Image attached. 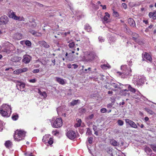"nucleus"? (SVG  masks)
<instances>
[{"label":"nucleus","instance_id":"nucleus-1","mask_svg":"<svg viewBox=\"0 0 156 156\" xmlns=\"http://www.w3.org/2000/svg\"><path fill=\"white\" fill-rule=\"evenodd\" d=\"M11 112V107L8 105L3 104L0 107V114L3 117H9Z\"/></svg>","mask_w":156,"mask_h":156},{"label":"nucleus","instance_id":"nucleus-2","mask_svg":"<svg viewBox=\"0 0 156 156\" xmlns=\"http://www.w3.org/2000/svg\"><path fill=\"white\" fill-rule=\"evenodd\" d=\"M121 69L123 70L122 73L119 72H117V73L119 75L122 76H124L123 77L124 78L128 77L131 75V70L130 67H127L126 65H124L121 66ZM122 77H123L122 76Z\"/></svg>","mask_w":156,"mask_h":156},{"label":"nucleus","instance_id":"nucleus-3","mask_svg":"<svg viewBox=\"0 0 156 156\" xmlns=\"http://www.w3.org/2000/svg\"><path fill=\"white\" fill-rule=\"evenodd\" d=\"M26 132L23 130H17L15 132L14 136V140L19 141L24 139L25 136Z\"/></svg>","mask_w":156,"mask_h":156},{"label":"nucleus","instance_id":"nucleus-4","mask_svg":"<svg viewBox=\"0 0 156 156\" xmlns=\"http://www.w3.org/2000/svg\"><path fill=\"white\" fill-rule=\"evenodd\" d=\"M51 125L53 127L58 128L62 125V122L61 118H57L54 122L53 123H51Z\"/></svg>","mask_w":156,"mask_h":156},{"label":"nucleus","instance_id":"nucleus-5","mask_svg":"<svg viewBox=\"0 0 156 156\" xmlns=\"http://www.w3.org/2000/svg\"><path fill=\"white\" fill-rule=\"evenodd\" d=\"M146 81L145 78L144 76H139L138 78L134 81L135 84L140 86L143 84Z\"/></svg>","mask_w":156,"mask_h":156},{"label":"nucleus","instance_id":"nucleus-6","mask_svg":"<svg viewBox=\"0 0 156 156\" xmlns=\"http://www.w3.org/2000/svg\"><path fill=\"white\" fill-rule=\"evenodd\" d=\"M111 85L115 88L116 89V90L118 89H121L124 88L125 87L124 85H123L119 83H111Z\"/></svg>","mask_w":156,"mask_h":156},{"label":"nucleus","instance_id":"nucleus-7","mask_svg":"<svg viewBox=\"0 0 156 156\" xmlns=\"http://www.w3.org/2000/svg\"><path fill=\"white\" fill-rule=\"evenodd\" d=\"M110 15L108 12H105V15L102 19V20L104 23H108L110 22Z\"/></svg>","mask_w":156,"mask_h":156},{"label":"nucleus","instance_id":"nucleus-8","mask_svg":"<svg viewBox=\"0 0 156 156\" xmlns=\"http://www.w3.org/2000/svg\"><path fill=\"white\" fill-rule=\"evenodd\" d=\"M87 57L88 58L87 61H90L96 59L98 58L97 56L94 52L90 53Z\"/></svg>","mask_w":156,"mask_h":156},{"label":"nucleus","instance_id":"nucleus-9","mask_svg":"<svg viewBox=\"0 0 156 156\" xmlns=\"http://www.w3.org/2000/svg\"><path fill=\"white\" fill-rule=\"evenodd\" d=\"M17 89L20 91H23L25 87V84L22 83L18 81L16 85Z\"/></svg>","mask_w":156,"mask_h":156},{"label":"nucleus","instance_id":"nucleus-10","mask_svg":"<svg viewBox=\"0 0 156 156\" xmlns=\"http://www.w3.org/2000/svg\"><path fill=\"white\" fill-rule=\"evenodd\" d=\"M66 135L67 137L71 140L74 139L76 136L75 132L72 130L68 131Z\"/></svg>","mask_w":156,"mask_h":156},{"label":"nucleus","instance_id":"nucleus-11","mask_svg":"<svg viewBox=\"0 0 156 156\" xmlns=\"http://www.w3.org/2000/svg\"><path fill=\"white\" fill-rule=\"evenodd\" d=\"M126 122L128 123L132 127L137 128V127L136 125L132 121L128 119H125Z\"/></svg>","mask_w":156,"mask_h":156},{"label":"nucleus","instance_id":"nucleus-12","mask_svg":"<svg viewBox=\"0 0 156 156\" xmlns=\"http://www.w3.org/2000/svg\"><path fill=\"white\" fill-rule=\"evenodd\" d=\"M31 60V57L28 55H24L23 56V58L22 62L25 64L29 63Z\"/></svg>","mask_w":156,"mask_h":156},{"label":"nucleus","instance_id":"nucleus-13","mask_svg":"<svg viewBox=\"0 0 156 156\" xmlns=\"http://www.w3.org/2000/svg\"><path fill=\"white\" fill-rule=\"evenodd\" d=\"M8 18L6 16H1L0 18V22L2 24H6L8 22Z\"/></svg>","mask_w":156,"mask_h":156},{"label":"nucleus","instance_id":"nucleus-14","mask_svg":"<svg viewBox=\"0 0 156 156\" xmlns=\"http://www.w3.org/2000/svg\"><path fill=\"white\" fill-rule=\"evenodd\" d=\"M38 44L41 46H43L44 48H48L50 47V45L44 41H39Z\"/></svg>","mask_w":156,"mask_h":156},{"label":"nucleus","instance_id":"nucleus-15","mask_svg":"<svg viewBox=\"0 0 156 156\" xmlns=\"http://www.w3.org/2000/svg\"><path fill=\"white\" fill-rule=\"evenodd\" d=\"M129 24L133 27H136V23L134 20L131 18H129L128 20Z\"/></svg>","mask_w":156,"mask_h":156},{"label":"nucleus","instance_id":"nucleus-16","mask_svg":"<svg viewBox=\"0 0 156 156\" xmlns=\"http://www.w3.org/2000/svg\"><path fill=\"white\" fill-rule=\"evenodd\" d=\"M144 57L145 58L149 61L150 62H151L152 61V58L151 57L150 55L147 53L145 52L144 53Z\"/></svg>","mask_w":156,"mask_h":156},{"label":"nucleus","instance_id":"nucleus-17","mask_svg":"<svg viewBox=\"0 0 156 156\" xmlns=\"http://www.w3.org/2000/svg\"><path fill=\"white\" fill-rule=\"evenodd\" d=\"M9 16L10 18L15 20L16 15L15 14V12H13L12 10H11L9 12Z\"/></svg>","mask_w":156,"mask_h":156},{"label":"nucleus","instance_id":"nucleus-18","mask_svg":"<svg viewBox=\"0 0 156 156\" xmlns=\"http://www.w3.org/2000/svg\"><path fill=\"white\" fill-rule=\"evenodd\" d=\"M55 78L56 81L59 84L63 85L65 83V82L63 79L58 77H56Z\"/></svg>","mask_w":156,"mask_h":156},{"label":"nucleus","instance_id":"nucleus-19","mask_svg":"<svg viewBox=\"0 0 156 156\" xmlns=\"http://www.w3.org/2000/svg\"><path fill=\"white\" fill-rule=\"evenodd\" d=\"M13 38L17 40H20L22 38V35L19 33H16L13 36Z\"/></svg>","mask_w":156,"mask_h":156},{"label":"nucleus","instance_id":"nucleus-20","mask_svg":"<svg viewBox=\"0 0 156 156\" xmlns=\"http://www.w3.org/2000/svg\"><path fill=\"white\" fill-rule=\"evenodd\" d=\"M12 145V143L10 140H7L5 141V145L7 148L11 147Z\"/></svg>","mask_w":156,"mask_h":156},{"label":"nucleus","instance_id":"nucleus-21","mask_svg":"<svg viewBox=\"0 0 156 156\" xmlns=\"http://www.w3.org/2000/svg\"><path fill=\"white\" fill-rule=\"evenodd\" d=\"M121 93L122 95L124 96H128L129 95V94L128 92V90L126 89H124L121 91Z\"/></svg>","mask_w":156,"mask_h":156},{"label":"nucleus","instance_id":"nucleus-22","mask_svg":"<svg viewBox=\"0 0 156 156\" xmlns=\"http://www.w3.org/2000/svg\"><path fill=\"white\" fill-rule=\"evenodd\" d=\"M139 37V35L135 33H134L133 34V39L136 42L139 43V40L138 38Z\"/></svg>","mask_w":156,"mask_h":156},{"label":"nucleus","instance_id":"nucleus-23","mask_svg":"<svg viewBox=\"0 0 156 156\" xmlns=\"http://www.w3.org/2000/svg\"><path fill=\"white\" fill-rule=\"evenodd\" d=\"M110 142L111 144L113 146H116L119 145V143L114 139H111Z\"/></svg>","mask_w":156,"mask_h":156},{"label":"nucleus","instance_id":"nucleus-24","mask_svg":"<svg viewBox=\"0 0 156 156\" xmlns=\"http://www.w3.org/2000/svg\"><path fill=\"white\" fill-rule=\"evenodd\" d=\"M125 87H126V86H128V91L129 90L130 91L133 92L134 93L136 92L135 89L131 87V86L129 85H125Z\"/></svg>","mask_w":156,"mask_h":156},{"label":"nucleus","instance_id":"nucleus-25","mask_svg":"<svg viewBox=\"0 0 156 156\" xmlns=\"http://www.w3.org/2000/svg\"><path fill=\"white\" fill-rule=\"evenodd\" d=\"M80 103V101L79 100H73L70 102V105L71 106H74L77 105L78 103Z\"/></svg>","mask_w":156,"mask_h":156},{"label":"nucleus","instance_id":"nucleus-26","mask_svg":"<svg viewBox=\"0 0 156 156\" xmlns=\"http://www.w3.org/2000/svg\"><path fill=\"white\" fill-rule=\"evenodd\" d=\"M149 16L150 18L153 19H156V12H150L149 14Z\"/></svg>","mask_w":156,"mask_h":156},{"label":"nucleus","instance_id":"nucleus-27","mask_svg":"<svg viewBox=\"0 0 156 156\" xmlns=\"http://www.w3.org/2000/svg\"><path fill=\"white\" fill-rule=\"evenodd\" d=\"M84 28L88 32H90L91 30V28L90 26L87 24L85 25Z\"/></svg>","mask_w":156,"mask_h":156},{"label":"nucleus","instance_id":"nucleus-28","mask_svg":"<svg viewBox=\"0 0 156 156\" xmlns=\"http://www.w3.org/2000/svg\"><path fill=\"white\" fill-rule=\"evenodd\" d=\"M14 20L18 21H25V19L23 16H16Z\"/></svg>","mask_w":156,"mask_h":156},{"label":"nucleus","instance_id":"nucleus-29","mask_svg":"<svg viewBox=\"0 0 156 156\" xmlns=\"http://www.w3.org/2000/svg\"><path fill=\"white\" fill-rule=\"evenodd\" d=\"M101 67L103 69H107L108 68H111L110 66L108 64L101 65Z\"/></svg>","mask_w":156,"mask_h":156},{"label":"nucleus","instance_id":"nucleus-30","mask_svg":"<svg viewBox=\"0 0 156 156\" xmlns=\"http://www.w3.org/2000/svg\"><path fill=\"white\" fill-rule=\"evenodd\" d=\"M49 135H46L43 136L42 139V141L43 142L46 143L47 140L49 138Z\"/></svg>","mask_w":156,"mask_h":156},{"label":"nucleus","instance_id":"nucleus-31","mask_svg":"<svg viewBox=\"0 0 156 156\" xmlns=\"http://www.w3.org/2000/svg\"><path fill=\"white\" fill-rule=\"evenodd\" d=\"M18 114H14L12 116V118L13 120L16 121L18 119Z\"/></svg>","mask_w":156,"mask_h":156},{"label":"nucleus","instance_id":"nucleus-32","mask_svg":"<svg viewBox=\"0 0 156 156\" xmlns=\"http://www.w3.org/2000/svg\"><path fill=\"white\" fill-rule=\"evenodd\" d=\"M38 93L40 95H41V96H43L44 98H45L47 96V94L45 92H41L40 90H39Z\"/></svg>","mask_w":156,"mask_h":156},{"label":"nucleus","instance_id":"nucleus-33","mask_svg":"<svg viewBox=\"0 0 156 156\" xmlns=\"http://www.w3.org/2000/svg\"><path fill=\"white\" fill-rule=\"evenodd\" d=\"M29 32L31 33L33 35L35 36H38V33L35 31V30H31L29 31Z\"/></svg>","mask_w":156,"mask_h":156},{"label":"nucleus","instance_id":"nucleus-34","mask_svg":"<svg viewBox=\"0 0 156 156\" xmlns=\"http://www.w3.org/2000/svg\"><path fill=\"white\" fill-rule=\"evenodd\" d=\"M25 44L29 47H31V42L28 40H27L25 41Z\"/></svg>","mask_w":156,"mask_h":156},{"label":"nucleus","instance_id":"nucleus-35","mask_svg":"<svg viewBox=\"0 0 156 156\" xmlns=\"http://www.w3.org/2000/svg\"><path fill=\"white\" fill-rule=\"evenodd\" d=\"M14 73L15 74H18L22 73L21 69H19L14 71Z\"/></svg>","mask_w":156,"mask_h":156},{"label":"nucleus","instance_id":"nucleus-36","mask_svg":"<svg viewBox=\"0 0 156 156\" xmlns=\"http://www.w3.org/2000/svg\"><path fill=\"white\" fill-rule=\"evenodd\" d=\"M145 151L147 153H151L152 152L151 150L149 147H146L145 149Z\"/></svg>","mask_w":156,"mask_h":156},{"label":"nucleus","instance_id":"nucleus-37","mask_svg":"<svg viewBox=\"0 0 156 156\" xmlns=\"http://www.w3.org/2000/svg\"><path fill=\"white\" fill-rule=\"evenodd\" d=\"M37 26V24L34 22H33L31 23V24L30 25V27L32 28H34Z\"/></svg>","mask_w":156,"mask_h":156},{"label":"nucleus","instance_id":"nucleus-38","mask_svg":"<svg viewBox=\"0 0 156 156\" xmlns=\"http://www.w3.org/2000/svg\"><path fill=\"white\" fill-rule=\"evenodd\" d=\"M151 147L154 151L156 152V144H151Z\"/></svg>","mask_w":156,"mask_h":156},{"label":"nucleus","instance_id":"nucleus-39","mask_svg":"<svg viewBox=\"0 0 156 156\" xmlns=\"http://www.w3.org/2000/svg\"><path fill=\"white\" fill-rule=\"evenodd\" d=\"M113 15L114 16L116 17H118L119 16V13L115 11L114 10H113Z\"/></svg>","mask_w":156,"mask_h":156},{"label":"nucleus","instance_id":"nucleus-40","mask_svg":"<svg viewBox=\"0 0 156 156\" xmlns=\"http://www.w3.org/2000/svg\"><path fill=\"white\" fill-rule=\"evenodd\" d=\"M47 141L50 145H51L53 143V139L51 138L49 139V140H48V139Z\"/></svg>","mask_w":156,"mask_h":156},{"label":"nucleus","instance_id":"nucleus-41","mask_svg":"<svg viewBox=\"0 0 156 156\" xmlns=\"http://www.w3.org/2000/svg\"><path fill=\"white\" fill-rule=\"evenodd\" d=\"M137 95L138 96H133V98H135L137 99H138V98H140L139 97L140 96L141 94L138 91H137Z\"/></svg>","mask_w":156,"mask_h":156},{"label":"nucleus","instance_id":"nucleus-42","mask_svg":"<svg viewBox=\"0 0 156 156\" xmlns=\"http://www.w3.org/2000/svg\"><path fill=\"white\" fill-rule=\"evenodd\" d=\"M91 134V132L89 128H87V131L86 134L87 135H90Z\"/></svg>","mask_w":156,"mask_h":156},{"label":"nucleus","instance_id":"nucleus-43","mask_svg":"<svg viewBox=\"0 0 156 156\" xmlns=\"http://www.w3.org/2000/svg\"><path fill=\"white\" fill-rule=\"evenodd\" d=\"M118 123L119 125L122 126L123 125L124 122L122 120H119L118 121Z\"/></svg>","mask_w":156,"mask_h":156},{"label":"nucleus","instance_id":"nucleus-44","mask_svg":"<svg viewBox=\"0 0 156 156\" xmlns=\"http://www.w3.org/2000/svg\"><path fill=\"white\" fill-rule=\"evenodd\" d=\"M75 45L74 43L73 42H72L70 43L69 44V46L70 48H73Z\"/></svg>","mask_w":156,"mask_h":156},{"label":"nucleus","instance_id":"nucleus-45","mask_svg":"<svg viewBox=\"0 0 156 156\" xmlns=\"http://www.w3.org/2000/svg\"><path fill=\"white\" fill-rule=\"evenodd\" d=\"M98 39L100 42L102 43L104 41V39L103 37H99Z\"/></svg>","mask_w":156,"mask_h":156},{"label":"nucleus","instance_id":"nucleus-46","mask_svg":"<svg viewBox=\"0 0 156 156\" xmlns=\"http://www.w3.org/2000/svg\"><path fill=\"white\" fill-rule=\"evenodd\" d=\"M93 138L92 137H90L88 138V141L90 144H91L93 140Z\"/></svg>","mask_w":156,"mask_h":156},{"label":"nucleus","instance_id":"nucleus-47","mask_svg":"<svg viewBox=\"0 0 156 156\" xmlns=\"http://www.w3.org/2000/svg\"><path fill=\"white\" fill-rule=\"evenodd\" d=\"M62 108L61 107H59L57 108V111L58 115L60 114V112L62 111Z\"/></svg>","mask_w":156,"mask_h":156},{"label":"nucleus","instance_id":"nucleus-48","mask_svg":"<svg viewBox=\"0 0 156 156\" xmlns=\"http://www.w3.org/2000/svg\"><path fill=\"white\" fill-rule=\"evenodd\" d=\"M25 154L26 156H34L32 155L31 153H25Z\"/></svg>","mask_w":156,"mask_h":156},{"label":"nucleus","instance_id":"nucleus-49","mask_svg":"<svg viewBox=\"0 0 156 156\" xmlns=\"http://www.w3.org/2000/svg\"><path fill=\"white\" fill-rule=\"evenodd\" d=\"M21 70L22 73L25 72L28 70V69L27 68H24L21 69Z\"/></svg>","mask_w":156,"mask_h":156},{"label":"nucleus","instance_id":"nucleus-50","mask_svg":"<svg viewBox=\"0 0 156 156\" xmlns=\"http://www.w3.org/2000/svg\"><path fill=\"white\" fill-rule=\"evenodd\" d=\"M107 111L106 108H103L101 109V112L102 113H104L106 112Z\"/></svg>","mask_w":156,"mask_h":156},{"label":"nucleus","instance_id":"nucleus-51","mask_svg":"<svg viewBox=\"0 0 156 156\" xmlns=\"http://www.w3.org/2000/svg\"><path fill=\"white\" fill-rule=\"evenodd\" d=\"M39 72V70L38 69H34L33 71V72L34 73H38Z\"/></svg>","mask_w":156,"mask_h":156},{"label":"nucleus","instance_id":"nucleus-52","mask_svg":"<svg viewBox=\"0 0 156 156\" xmlns=\"http://www.w3.org/2000/svg\"><path fill=\"white\" fill-rule=\"evenodd\" d=\"M29 82L30 83H34L36 82V80L35 79H34L31 80H29Z\"/></svg>","mask_w":156,"mask_h":156},{"label":"nucleus","instance_id":"nucleus-53","mask_svg":"<svg viewBox=\"0 0 156 156\" xmlns=\"http://www.w3.org/2000/svg\"><path fill=\"white\" fill-rule=\"evenodd\" d=\"M111 101L113 103H114L115 101V98L114 97H112L110 98Z\"/></svg>","mask_w":156,"mask_h":156},{"label":"nucleus","instance_id":"nucleus-54","mask_svg":"<svg viewBox=\"0 0 156 156\" xmlns=\"http://www.w3.org/2000/svg\"><path fill=\"white\" fill-rule=\"evenodd\" d=\"M70 34V31H68L67 32H66L65 33H63V35H64V36H66L67 34Z\"/></svg>","mask_w":156,"mask_h":156},{"label":"nucleus","instance_id":"nucleus-55","mask_svg":"<svg viewBox=\"0 0 156 156\" xmlns=\"http://www.w3.org/2000/svg\"><path fill=\"white\" fill-rule=\"evenodd\" d=\"M122 7L124 9H126L127 7V5L126 4V3H123L122 4Z\"/></svg>","mask_w":156,"mask_h":156},{"label":"nucleus","instance_id":"nucleus-56","mask_svg":"<svg viewBox=\"0 0 156 156\" xmlns=\"http://www.w3.org/2000/svg\"><path fill=\"white\" fill-rule=\"evenodd\" d=\"M80 111L83 113H85L86 112V109L85 108H81Z\"/></svg>","mask_w":156,"mask_h":156},{"label":"nucleus","instance_id":"nucleus-57","mask_svg":"<svg viewBox=\"0 0 156 156\" xmlns=\"http://www.w3.org/2000/svg\"><path fill=\"white\" fill-rule=\"evenodd\" d=\"M145 109L147 110V111L148 112L150 113L151 114H152L153 112L149 109H147V108H145Z\"/></svg>","mask_w":156,"mask_h":156},{"label":"nucleus","instance_id":"nucleus-58","mask_svg":"<svg viewBox=\"0 0 156 156\" xmlns=\"http://www.w3.org/2000/svg\"><path fill=\"white\" fill-rule=\"evenodd\" d=\"M76 120L77 122V123H78L81 124V120L80 119L78 118V119H76Z\"/></svg>","mask_w":156,"mask_h":156},{"label":"nucleus","instance_id":"nucleus-59","mask_svg":"<svg viewBox=\"0 0 156 156\" xmlns=\"http://www.w3.org/2000/svg\"><path fill=\"white\" fill-rule=\"evenodd\" d=\"M87 70H88L89 71H90L91 70V68L90 67H89L87 69H84L86 73H88V72H87Z\"/></svg>","mask_w":156,"mask_h":156},{"label":"nucleus","instance_id":"nucleus-60","mask_svg":"<svg viewBox=\"0 0 156 156\" xmlns=\"http://www.w3.org/2000/svg\"><path fill=\"white\" fill-rule=\"evenodd\" d=\"M72 66H73V68L74 69H76V68H77L78 67V66L77 65H76L75 64H73L72 65Z\"/></svg>","mask_w":156,"mask_h":156},{"label":"nucleus","instance_id":"nucleus-61","mask_svg":"<svg viewBox=\"0 0 156 156\" xmlns=\"http://www.w3.org/2000/svg\"><path fill=\"white\" fill-rule=\"evenodd\" d=\"M94 115L92 114L88 116V118L89 119H91L94 117Z\"/></svg>","mask_w":156,"mask_h":156},{"label":"nucleus","instance_id":"nucleus-62","mask_svg":"<svg viewBox=\"0 0 156 156\" xmlns=\"http://www.w3.org/2000/svg\"><path fill=\"white\" fill-rule=\"evenodd\" d=\"M93 129L94 131H96L97 129V127L95 125H93Z\"/></svg>","mask_w":156,"mask_h":156},{"label":"nucleus","instance_id":"nucleus-63","mask_svg":"<svg viewBox=\"0 0 156 156\" xmlns=\"http://www.w3.org/2000/svg\"><path fill=\"white\" fill-rule=\"evenodd\" d=\"M112 107V104L111 103L107 105V107L108 108H111Z\"/></svg>","mask_w":156,"mask_h":156},{"label":"nucleus","instance_id":"nucleus-64","mask_svg":"<svg viewBox=\"0 0 156 156\" xmlns=\"http://www.w3.org/2000/svg\"><path fill=\"white\" fill-rule=\"evenodd\" d=\"M80 125H81L80 124L78 123H76L75 125L74 126L75 127H78L80 126Z\"/></svg>","mask_w":156,"mask_h":156}]
</instances>
